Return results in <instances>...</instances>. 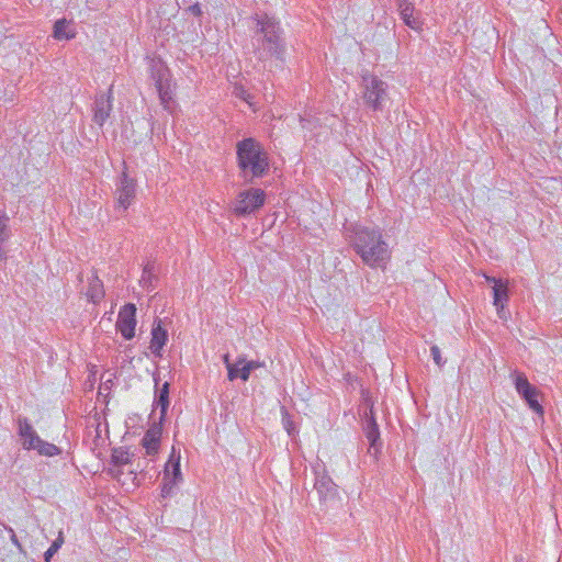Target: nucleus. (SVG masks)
<instances>
[{"label": "nucleus", "mask_w": 562, "mask_h": 562, "mask_svg": "<svg viewBox=\"0 0 562 562\" xmlns=\"http://www.w3.org/2000/svg\"><path fill=\"white\" fill-rule=\"evenodd\" d=\"M149 72L150 78L155 82V87L158 85L161 86V83L168 81L171 78L170 69L160 58L150 60Z\"/></svg>", "instance_id": "obj_14"}, {"label": "nucleus", "mask_w": 562, "mask_h": 562, "mask_svg": "<svg viewBox=\"0 0 562 562\" xmlns=\"http://www.w3.org/2000/svg\"><path fill=\"white\" fill-rule=\"evenodd\" d=\"M9 231V217L3 211H0V233Z\"/></svg>", "instance_id": "obj_28"}, {"label": "nucleus", "mask_w": 562, "mask_h": 562, "mask_svg": "<svg viewBox=\"0 0 562 562\" xmlns=\"http://www.w3.org/2000/svg\"><path fill=\"white\" fill-rule=\"evenodd\" d=\"M157 266L155 262H147L143 269V274L139 281H153L157 279L158 276L156 273Z\"/></svg>", "instance_id": "obj_24"}, {"label": "nucleus", "mask_w": 562, "mask_h": 562, "mask_svg": "<svg viewBox=\"0 0 562 562\" xmlns=\"http://www.w3.org/2000/svg\"><path fill=\"white\" fill-rule=\"evenodd\" d=\"M361 87L363 88L362 98L366 105L373 111H382L387 99L386 82L367 72L362 76Z\"/></svg>", "instance_id": "obj_4"}, {"label": "nucleus", "mask_w": 562, "mask_h": 562, "mask_svg": "<svg viewBox=\"0 0 562 562\" xmlns=\"http://www.w3.org/2000/svg\"><path fill=\"white\" fill-rule=\"evenodd\" d=\"M283 420H284L285 429L288 430V432H290L291 431V427H292L291 420L289 418H283Z\"/></svg>", "instance_id": "obj_33"}, {"label": "nucleus", "mask_w": 562, "mask_h": 562, "mask_svg": "<svg viewBox=\"0 0 562 562\" xmlns=\"http://www.w3.org/2000/svg\"><path fill=\"white\" fill-rule=\"evenodd\" d=\"M515 387L518 394L525 398L530 409L543 416V407L537 400L539 392L529 383L525 374L519 373L515 376Z\"/></svg>", "instance_id": "obj_9"}, {"label": "nucleus", "mask_w": 562, "mask_h": 562, "mask_svg": "<svg viewBox=\"0 0 562 562\" xmlns=\"http://www.w3.org/2000/svg\"><path fill=\"white\" fill-rule=\"evenodd\" d=\"M112 110V87H110L108 93L100 92L95 95L93 102V122L102 127L110 117Z\"/></svg>", "instance_id": "obj_10"}, {"label": "nucleus", "mask_w": 562, "mask_h": 562, "mask_svg": "<svg viewBox=\"0 0 562 562\" xmlns=\"http://www.w3.org/2000/svg\"><path fill=\"white\" fill-rule=\"evenodd\" d=\"M252 45L260 60L276 59L285 64L286 41L284 30L279 20L267 13H256L252 16Z\"/></svg>", "instance_id": "obj_1"}, {"label": "nucleus", "mask_w": 562, "mask_h": 562, "mask_svg": "<svg viewBox=\"0 0 562 562\" xmlns=\"http://www.w3.org/2000/svg\"><path fill=\"white\" fill-rule=\"evenodd\" d=\"M236 362H237V366H245L247 373L250 375L252 369L250 368L249 363L247 362V360L244 357H239L236 360Z\"/></svg>", "instance_id": "obj_31"}, {"label": "nucleus", "mask_w": 562, "mask_h": 562, "mask_svg": "<svg viewBox=\"0 0 562 562\" xmlns=\"http://www.w3.org/2000/svg\"><path fill=\"white\" fill-rule=\"evenodd\" d=\"M136 324L135 304L128 303L122 306L117 314L115 327L124 339L131 340L135 336Z\"/></svg>", "instance_id": "obj_7"}, {"label": "nucleus", "mask_w": 562, "mask_h": 562, "mask_svg": "<svg viewBox=\"0 0 562 562\" xmlns=\"http://www.w3.org/2000/svg\"><path fill=\"white\" fill-rule=\"evenodd\" d=\"M430 351H431V356L434 358V361L437 366H441L442 364V359H441V353H440V349L438 348V346H432L430 348Z\"/></svg>", "instance_id": "obj_29"}, {"label": "nucleus", "mask_w": 562, "mask_h": 562, "mask_svg": "<svg viewBox=\"0 0 562 562\" xmlns=\"http://www.w3.org/2000/svg\"><path fill=\"white\" fill-rule=\"evenodd\" d=\"M156 89H157L161 105L164 106L165 110L169 111L170 104L173 100V90L171 88V78L168 81H165L164 83H161V86H159V85L156 86Z\"/></svg>", "instance_id": "obj_18"}, {"label": "nucleus", "mask_w": 562, "mask_h": 562, "mask_svg": "<svg viewBox=\"0 0 562 562\" xmlns=\"http://www.w3.org/2000/svg\"><path fill=\"white\" fill-rule=\"evenodd\" d=\"M404 3H411V2L408 0H396V4H397L398 9H400V5L404 4Z\"/></svg>", "instance_id": "obj_35"}, {"label": "nucleus", "mask_w": 562, "mask_h": 562, "mask_svg": "<svg viewBox=\"0 0 562 562\" xmlns=\"http://www.w3.org/2000/svg\"><path fill=\"white\" fill-rule=\"evenodd\" d=\"M167 331L162 328L161 322L158 321L154 324L151 329L150 350L155 355H160L161 349L167 342Z\"/></svg>", "instance_id": "obj_15"}, {"label": "nucleus", "mask_w": 562, "mask_h": 562, "mask_svg": "<svg viewBox=\"0 0 562 562\" xmlns=\"http://www.w3.org/2000/svg\"><path fill=\"white\" fill-rule=\"evenodd\" d=\"M77 32L74 22L65 18L55 21L53 36L57 41H69L75 38Z\"/></svg>", "instance_id": "obj_13"}, {"label": "nucleus", "mask_w": 562, "mask_h": 562, "mask_svg": "<svg viewBox=\"0 0 562 562\" xmlns=\"http://www.w3.org/2000/svg\"><path fill=\"white\" fill-rule=\"evenodd\" d=\"M266 193L262 189L251 188L240 191L232 206V212L237 217H245L263 206Z\"/></svg>", "instance_id": "obj_5"}, {"label": "nucleus", "mask_w": 562, "mask_h": 562, "mask_svg": "<svg viewBox=\"0 0 562 562\" xmlns=\"http://www.w3.org/2000/svg\"><path fill=\"white\" fill-rule=\"evenodd\" d=\"M11 236V231L0 233V261L7 258V250L4 249V244L9 240Z\"/></svg>", "instance_id": "obj_27"}, {"label": "nucleus", "mask_w": 562, "mask_h": 562, "mask_svg": "<svg viewBox=\"0 0 562 562\" xmlns=\"http://www.w3.org/2000/svg\"><path fill=\"white\" fill-rule=\"evenodd\" d=\"M509 299L508 283H494L493 305L496 307L497 315L503 321H508L510 313L505 308Z\"/></svg>", "instance_id": "obj_11"}, {"label": "nucleus", "mask_w": 562, "mask_h": 562, "mask_svg": "<svg viewBox=\"0 0 562 562\" xmlns=\"http://www.w3.org/2000/svg\"><path fill=\"white\" fill-rule=\"evenodd\" d=\"M247 362L249 363V366L252 370L265 368V362H262V361L251 360V361H247Z\"/></svg>", "instance_id": "obj_32"}, {"label": "nucleus", "mask_w": 562, "mask_h": 562, "mask_svg": "<svg viewBox=\"0 0 562 562\" xmlns=\"http://www.w3.org/2000/svg\"><path fill=\"white\" fill-rule=\"evenodd\" d=\"M20 434H21V436L24 439V442H23L24 447H25V443H27V441H32L33 442V438H37L38 437L36 435V432L33 430V428L30 425H27V424L25 426H21Z\"/></svg>", "instance_id": "obj_25"}, {"label": "nucleus", "mask_w": 562, "mask_h": 562, "mask_svg": "<svg viewBox=\"0 0 562 562\" xmlns=\"http://www.w3.org/2000/svg\"><path fill=\"white\" fill-rule=\"evenodd\" d=\"M162 434L161 423L154 424L144 435L142 446L148 456H155L160 448V438Z\"/></svg>", "instance_id": "obj_12"}, {"label": "nucleus", "mask_w": 562, "mask_h": 562, "mask_svg": "<svg viewBox=\"0 0 562 562\" xmlns=\"http://www.w3.org/2000/svg\"><path fill=\"white\" fill-rule=\"evenodd\" d=\"M136 182L133 178L128 177L126 171L120 176L116 187V206L119 212H125L135 199Z\"/></svg>", "instance_id": "obj_8"}, {"label": "nucleus", "mask_w": 562, "mask_h": 562, "mask_svg": "<svg viewBox=\"0 0 562 562\" xmlns=\"http://www.w3.org/2000/svg\"><path fill=\"white\" fill-rule=\"evenodd\" d=\"M236 157L240 177L246 183H254L255 179L265 177L269 171L268 154L252 137L237 142Z\"/></svg>", "instance_id": "obj_3"}, {"label": "nucleus", "mask_w": 562, "mask_h": 562, "mask_svg": "<svg viewBox=\"0 0 562 562\" xmlns=\"http://www.w3.org/2000/svg\"><path fill=\"white\" fill-rule=\"evenodd\" d=\"M132 454L123 447L114 448L111 454V462L114 467H122L130 464Z\"/></svg>", "instance_id": "obj_20"}, {"label": "nucleus", "mask_w": 562, "mask_h": 562, "mask_svg": "<svg viewBox=\"0 0 562 562\" xmlns=\"http://www.w3.org/2000/svg\"><path fill=\"white\" fill-rule=\"evenodd\" d=\"M238 378L243 381H247L249 379V374L247 373L245 366H237V362L228 364V380L233 381Z\"/></svg>", "instance_id": "obj_22"}, {"label": "nucleus", "mask_w": 562, "mask_h": 562, "mask_svg": "<svg viewBox=\"0 0 562 562\" xmlns=\"http://www.w3.org/2000/svg\"><path fill=\"white\" fill-rule=\"evenodd\" d=\"M64 543L63 531H59L57 539L53 541L48 550L45 552V561L49 562L50 558L59 550Z\"/></svg>", "instance_id": "obj_23"}, {"label": "nucleus", "mask_w": 562, "mask_h": 562, "mask_svg": "<svg viewBox=\"0 0 562 562\" xmlns=\"http://www.w3.org/2000/svg\"><path fill=\"white\" fill-rule=\"evenodd\" d=\"M181 453L180 449L175 446L171 448V452L168 461L164 468L162 483H161V496H169L175 487L182 482L183 476L180 470Z\"/></svg>", "instance_id": "obj_6"}, {"label": "nucleus", "mask_w": 562, "mask_h": 562, "mask_svg": "<svg viewBox=\"0 0 562 562\" xmlns=\"http://www.w3.org/2000/svg\"><path fill=\"white\" fill-rule=\"evenodd\" d=\"M224 362H225V364H226V368L228 369V364H232V363L229 362V356H228V355H225V356H224Z\"/></svg>", "instance_id": "obj_36"}, {"label": "nucleus", "mask_w": 562, "mask_h": 562, "mask_svg": "<svg viewBox=\"0 0 562 562\" xmlns=\"http://www.w3.org/2000/svg\"><path fill=\"white\" fill-rule=\"evenodd\" d=\"M154 125H155V122H154V121H151V122H150V132H151V133H153V131H154Z\"/></svg>", "instance_id": "obj_38"}, {"label": "nucleus", "mask_w": 562, "mask_h": 562, "mask_svg": "<svg viewBox=\"0 0 562 562\" xmlns=\"http://www.w3.org/2000/svg\"><path fill=\"white\" fill-rule=\"evenodd\" d=\"M111 471H112L114 476H119L120 475V471H115L114 469H112Z\"/></svg>", "instance_id": "obj_37"}, {"label": "nucleus", "mask_w": 562, "mask_h": 562, "mask_svg": "<svg viewBox=\"0 0 562 562\" xmlns=\"http://www.w3.org/2000/svg\"><path fill=\"white\" fill-rule=\"evenodd\" d=\"M25 448L34 449L40 454L46 457H54L60 453V449L57 446H55L54 443L46 442L42 440L40 437L33 438V442L27 441V443H25Z\"/></svg>", "instance_id": "obj_16"}, {"label": "nucleus", "mask_w": 562, "mask_h": 562, "mask_svg": "<svg viewBox=\"0 0 562 562\" xmlns=\"http://www.w3.org/2000/svg\"><path fill=\"white\" fill-rule=\"evenodd\" d=\"M103 283H90L88 290L86 291V296L88 301L92 303H98L104 296Z\"/></svg>", "instance_id": "obj_21"}, {"label": "nucleus", "mask_w": 562, "mask_h": 562, "mask_svg": "<svg viewBox=\"0 0 562 562\" xmlns=\"http://www.w3.org/2000/svg\"><path fill=\"white\" fill-rule=\"evenodd\" d=\"M414 4L413 3H404L400 5L398 12L401 15V19L412 30H420L422 29V21L419 18L414 16Z\"/></svg>", "instance_id": "obj_17"}, {"label": "nucleus", "mask_w": 562, "mask_h": 562, "mask_svg": "<svg viewBox=\"0 0 562 562\" xmlns=\"http://www.w3.org/2000/svg\"><path fill=\"white\" fill-rule=\"evenodd\" d=\"M188 11L193 14L194 16H201L202 15V9L200 3H194L188 8Z\"/></svg>", "instance_id": "obj_30"}, {"label": "nucleus", "mask_w": 562, "mask_h": 562, "mask_svg": "<svg viewBox=\"0 0 562 562\" xmlns=\"http://www.w3.org/2000/svg\"><path fill=\"white\" fill-rule=\"evenodd\" d=\"M485 281H493V282H496V281H504L502 278H495V277H486L485 278Z\"/></svg>", "instance_id": "obj_34"}, {"label": "nucleus", "mask_w": 562, "mask_h": 562, "mask_svg": "<svg viewBox=\"0 0 562 562\" xmlns=\"http://www.w3.org/2000/svg\"><path fill=\"white\" fill-rule=\"evenodd\" d=\"M355 251L372 268H384L391 255L380 228L358 226L351 239Z\"/></svg>", "instance_id": "obj_2"}, {"label": "nucleus", "mask_w": 562, "mask_h": 562, "mask_svg": "<svg viewBox=\"0 0 562 562\" xmlns=\"http://www.w3.org/2000/svg\"><path fill=\"white\" fill-rule=\"evenodd\" d=\"M157 407H160V417L159 420L162 423V420L166 417L167 409L169 406V383L165 382L159 390L158 400L156 402Z\"/></svg>", "instance_id": "obj_19"}, {"label": "nucleus", "mask_w": 562, "mask_h": 562, "mask_svg": "<svg viewBox=\"0 0 562 562\" xmlns=\"http://www.w3.org/2000/svg\"><path fill=\"white\" fill-rule=\"evenodd\" d=\"M379 437H380V434H379L378 425L373 420L371 423V426L369 427V429L367 431V438L370 441L372 447H374V445L378 441Z\"/></svg>", "instance_id": "obj_26"}]
</instances>
